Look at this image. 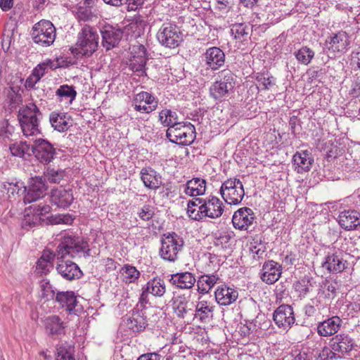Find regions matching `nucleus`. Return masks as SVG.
<instances>
[{
	"label": "nucleus",
	"instance_id": "0eeeda50",
	"mask_svg": "<svg viewBox=\"0 0 360 360\" xmlns=\"http://www.w3.org/2000/svg\"><path fill=\"white\" fill-rule=\"evenodd\" d=\"M224 205L221 200L215 196H210L205 198L203 204L200 205L198 212L194 213V220L200 221L204 217L217 219L224 212Z\"/></svg>",
	"mask_w": 360,
	"mask_h": 360
},
{
	"label": "nucleus",
	"instance_id": "1a4fd4ad",
	"mask_svg": "<svg viewBox=\"0 0 360 360\" xmlns=\"http://www.w3.org/2000/svg\"><path fill=\"white\" fill-rule=\"evenodd\" d=\"M160 44L167 48L174 49L182 41V34L179 27L173 24L164 23L157 33Z\"/></svg>",
	"mask_w": 360,
	"mask_h": 360
},
{
	"label": "nucleus",
	"instance_id": "6ab92c4d",
	"mask_svg": "<svg viewBox=\"0 0 360 360\" xmlns=\"http://www.w3.org/2000/svg\"><path fill=\"white\" fill-rule=\"evenodd\" d=\"M56 270L63 278L68 281L78 279L82 276V272L77 264L65 259L58 261Z\"/></svg>",
	"mask_w": 360,
	"mask_h": 360
},
{
	"label": "nucleus",
	"instance_id": "f8f14e48",
	"mask_svg": "<svg viewBox=\"0 0 360 360\" xmlns=\"http://www.w3.org/2000/svg\"><path fill=\"white\" fill-rule=\"evenodd\" d=\"M273 319L278 328L283 330L290 328L295 321L292 307L288 304L280 305L274 311Z\"/></svg>",
	"mask_w": 360,
	"mask_h": 360
},
{
	"label": "nucleus",
	"instance_id": "79ce46f5",
	"mask_svg": "<svg viewBox=\"0 0 360 360\" xmlns=\"http://www.w3.org/2000/svg\"><path fill=\"white\" fill-rule=\"evenodd\" d=\"M294 289L298 293L300 298L305 297L307 295L311 290V283L309 277H304L303 278L296 281L294 283Z\"/></svg>",
	"mask_w": 360,
	"mask_h": 360
},
{
	"label": "nucleus",
	"instance_id": "393cba45",
	"mask_svg": "<svg viewBox=\"0 0 360 360\" xmlns=\"http://www.w3.org/2000/svg\"><path fill=\"white\" fill-rule=\"evenodd\" d=\"M292 163L297 172L302 174L311 169L314 158L308 150H302L294 154Z\"/></svg>",
	"mask_w": 360,
	"mask_h": 360
},
{
	"label": "nucleus",
	"instance_id": "774afa93",
	"mask_svg": "<svg viewBox=\"0 0 360 360\" xmlns=\"http://www.w3.org/2000/svg\"><path fill=\"white\" fill-rule=\"evenodd\" d=\"M40 81V79H38L32 72V74L27 78L25 86L27 89H34L36 84Z\"/></svg>",
	"mask_w": 360,
	"mask_h": 360
},
{
	"label": "nucleus",
	"instance_id": "cd10ccee",
	"mask_svg": "<svg viewBox=\"0 0 360 360\" xmlns=\"http://www.w3.org/2000/svg\"><path fill=\"white\" fill-rule=\"evenodd\" d=\"M196 281L195 276L188 271L172 274L169 279V282L172 285L180 289H191Z\"/></svg>",
	"mask_w": 360,
	"mask_h": 360
},
{
	"label": "nucleus",
	"instance_id": "f257e3e1",
	"mask_svg": "<svg viewBox=\"0 0 360 360\" xmlns=\"http://www.w3.org/2000/svg\"><path fill=\"white\" fill-rule=\"evenodd\" d=\"M80 253H83L85 257L89 256L90 249L87 241L79 236L64 233L60 234L56 252L44 251L39 259H44V262L52 263L55 257L58 261H60L61 259H65L67 256L75 258Z\"/></svg>",
	"mask_w": 360,
	"mask_h": 360
},
{
	"label": "nucleus",
	"instance_id": "338daca9",
	"mask_svg": "<svg viewBox=\"0 0 360 360\" xmlns=\"http://www.w3.org/2000/svg\"><path fill=\"white\" fill-rule=\"evenodd\" d=\"M326 287V297L328 299H333L336 297L337 295V288L336 284L333 283H327L325 285Z\"/></svg>",
	"mask_w": 360,
	"mask_h": 360
},
{
	"label": "nucleus",
	"instance_id": "7c9ffc66",
	"mask_svg": "<svg viewBox=\"0 0 360 360\" xmlns=\"http://www.w3.org/2000/svg\"><path fill=\"white\" fill-rule=\"evenodd\" d=\"M125 326L134 334L140 333L148 326L146 316H142L131 312V316L124 320Z\"/></svg>",
	"mask_w": 360,
	"mask_h": 360
},
{
	"label": "nucleus",
	"instance_id": "4c0bfd02",
	"mask_svg": "<svg viewBox=\"0 0 360 360\" xmlns=\"http://www.w3.org/2000/svg\"><path fill=\"white\" fill-rule=\"evenodd\" d=\"M231 92H233V90L231 89V87L224 84L218 79L210 88L211 96L219 101L224 100Z\"/></svg>",
	"mask_w": 360,
	"mask_h": 360
},
{
	"label": "nucleus",
	"instance_id": "bb28decb",
	"mask_svg": "<svg viewBox=\"0 0 360 360\" xmlns=\"http://www.w3.org/2000/svg\"><path fill=\"white\" fill-rule=\"evenodd\" d=\"M215 300L220 305H229L234 302L238 296V292L236 290L227 286L226 285H221L218 286L214 292Z\"/></svg>",
	"mask_w": 360,
	"mask_h": 360
},
{
	"label": "nucleus",
	"instance_id": "c03bdc74",
	"mask_svg": "<svg viewBox=\"0 0 360 360\" xmlns=\"http://www.w3.org/2000/svg\"><path fill=\"white\" fill-rule=\"evenodd\" d=\"M65 176V172L61 169H56L54 168L48 167L44 173L43 179L51 184H59Z\"/></svg>",
	"mask_w": 360,
	"mask_h": 360
},
{
	"label": "nucleus",
	"instance_id": "20e7f679",
	"mask_svg": "<svg viewBox=\"0 0 360 360\" xmlns=\"http://www.w3.org/2000/svg\"><path fill=\"white\" fill-rule=\"evenodd\" d=\"M166 136L172 143L189 146L195 139V129L190 122H180L174 127L167 128Z\"/></svg>",
	"mask_w": 360,
	"mask_h": 360
},
{
	"label": "nucleus",
	"instance_id": "f3484780",
	"mask_svg": "<svg viewBox=\"0 0 360 360\" xmlns=\"http://www.w3.org/2000/svg\"><path fill=\"white\" fill-rule=\"evenodd\" d=\"M55 301L62 308H65L69 314H77L81 311V308L78 307L77 297L73 291L58 292Z\"/></svg>",
	"mask_w": 360,
	"mask_h": 360
},
{
	"label": "nucleus",
	"instance_id": "c85d7f7f",
	"mask_svg": "<svg viewBox=\"0 0 360 360\" xmlns=\"http://www.w3.org/2000/svg\"><path fill=\"white\" fill-rule=\"evenodd\" d=\"M44 325L46 331L52 336H59L65 333V326L58 316H47L44 321Z\"/></svg>",
	"mask_w": 360,
	"mask_h": 360
},
{
	"label": "nucleus",
	"instance_id": "dca6fc26",
	"mask_svg": "<svg viewBox=\"0 0 360 360\" xmlns=\"http://www.w3.org/2000/svg\"><path fill=\"white\" fill-rule=\"evenodd\" d=\"M255 219V214L250 207H244L236 211L232 217V223L234 228L239 230H247L249 226L252 224Z\"/></svg>",
	"mask_w": 360,
	"mask_h": 360
},
{
	"label": "nucleus",
	"instance_id": "c756f323",
	"mask_svg": "<svg viewBox=\"0 0 360 360\" xmlns=\"http://www.w3.org/2000/svg\"><path fill=\"white\" fill-rule=\"evenodd\" d=\"M141 179L144 186L150 189L156 190L162 185L161 176L150 167L141 169Z\"/></svg>",
	"mask_w": 360,
	"mask_h": 360
},
{
	"label": "nucleus",
	"instance_id": "3c124183",
	"mask_svg": "<svg viewBox=\"0 0 360 360\" xmlns=\"http://www.w3.org/2000/svg\"><path fill=\"white\" fill-rule=\"evenodd\" d=\"M122 274L124 275V281L126 283H134L140 276V272L136 269V267L126 264L122 268Z\"/></svg>",
	"mask_w": 360,
	"mask_h": 360
},
{
	"label": "nucleus",
	"instance_id": "58836bf2",
	"mask_svg": "<svg viewBox=\"0 0 360 360\" xmlns=\"http://www.w3.org/2000/svg\"><path fill=\"white\" fill-rule=\"evenodd\" d=\"M41 218L34 213L32 206L25 210L24 216L21 221L22 228L26 230L41 224Z\"/></svg>",
	"mask_w": 360,
	"mask_h": 360
},
{
	"label": "nucleus",
	"instance_id": "09e8293b",
	"mask_svg": "<svg viewBox=\"0 0 360 360\" xmlns=\"http://www.w3.org/2000/svg\"><path fill=\"white\" fill-rule=\"evenodd\" d=\"M255 79L259 85L262 86V90H269L276 84V79L268 73H257Z\"/></svg>",
	"mask_w": 360,
	"mask_h": 360
},
{
	"label": "nucleus",
	"instance_id": "f704fd0d",
	"mask_svg": "<svg viewBox=\"0 0 360 360\" xmlns=\"http://www.w3.org/2000/svg\"><path fill=\"white\" fill-rule=\"evenodd\" d=\"M69 120L70 117L65 113L52 112L49 115L51 127L59 132L68 130L70 127Z\"/></svg>",
	"mask_w": 360,
	"mask_h": 360
},
{
	"label": "nucleus",
	"instance_id": "4468645a",
	"mask_svg": "<svg viewBox=\"0 0 360 360\" xmlns=\"http://www.w3.org/2000/svg\"><path fill=\"white\" fill-rule=\"evenodd\" d=\"M281 274L282 266L274 260H268L262 266L260 278L263 282L271 285L280 278Z\"/></svg>",
	"mask_w": 360,
	"mask_h": 360
},
{
	"label": "nucleus",
	"instance_id": "603ef678",
	"mask_svg": "<svg viewBox=\"0 0 360 360\" xmlns=\"http://www.w3.org/2000/svg\"><path fill=\"white\" fill-rule=\"evenodd\" d=\"M9 149L13 156L22 158L25 153H28L30 147L26 142L20 141L10 146Z\"/></svg>",
	"mask_w": 360,
	"mask_h": 360
},
{
	"label": "nucleus",
	"instance_id": "052dcab7",
	"mask_svg": "<svg viewBox=\"0 0 360 360\" xmlns=\"http://www.w3.org/2000/svg\"><path fill=\"white\" fill-rule=\"evenodd\" d=\"M205 201V198H196L192 200H189L187 204V213L188 217L194 220V217L191 215H194L195 212H198V210L195 208V207H198L203 204Z\"/></svg>",
	"mask_w": 360,
	"mask_h": 360
},
{
	"label": "nucleus",
	"instance_id": "69168bd1",
	"mask_svg": "<svg viewBox=\"0 0 360 360\" xmlns=\"http://www.w3.org/2000/svg\"><path fill=\"white\" fill-rule=\"evenodd\" d=\"M13 40L12 34H4L1 40V47L4 52H9Z\"/></svg>",
	"mask_w": 360,
	"mask_h": 360
},
{
	"label": "nucleus",
	"instance_id": "37998d69",
	"mask_svg": "<svg viewBox=\"0 0 360 360\" xmlns=\"http://www.w3.org/2000/svg\"><path fill=\"white\" fill-rule=\"evenodd\" d=\"M56 96L58 97L60 101L63 98H70L69 103L71 104L76 98L77 91L73 86L63 84L56 90Z\"/></svg>",
	"mask_w": 360,
	"mask_h": 360
},
{
	"label": "nucleus",
	"instance_id": "ddd939ff",
	"mask_svg": "<svg viewBox=\"0 0 360 360\" xmlns=\"http://www.w3.org/2000/svg\"><path fill=\"white\" fill-rule=\"evenodd\" d=\"M102 45L106 50L115 47L123 36L122 29L110 25H104L101 30Z\"/></svg>",
	"mask_w": 360,
	"mask_h": 360
},
{
	"label": "nucleus",
	"instance_id": "0e129e2a",
	"mask_svg": "<svg viewBox=\"0 0 360 360\" xmlns=\"http://www.w3.org/2000/svg\"><path fill=\"white\" fill-rule=\"evenodd\" d=\"M145 0H124L123 5L127 4L129 11H136L141 8Z\"/></svg>",
	"mask_w": 360,
	"mask_h": 360
},
{
	"label": "nucleus",
	"instance_id": "49530a36",
	"mask_svg": "<svg viewBox=\"0 0 360 360\" xmlns=\"http://www.w3.org/2000/svg\"><path fill=\"white\" fill-rule=\"evenodd\" d=\"M249 27L243 23H236L232 25L231 32L234 38L240 41H245L249 35Z\"/></svg>",
	"mask_w": 360,
	"mask_h": 360
},
{
	"label": "nucleus",
	"instance_id": "4d7b16f0",
	"mask_svg": "<svg viewBox=\"0 0 360 360\" xmlns=\"http://www.w3.org/2000/svg\"><path fill=\"white\" fill-rule=\"evenodd\" d=\"M73 220L74 219L69 214L52 215L49 218V221L51 224H70Z\"/></svg>",
	"mask_w": 360,
	"mask_h": 360
},
{
	"label": "nucleus",
	"instance_id": "a211bd4d",
	"mask_svg": "<svg viewBox=\"0 0 360 360\" xmlns=\"http://www.w3.org/2000/svg\"><path fill=\"white\" fill-rule=\"evenodd\" d=\"M354 340L348 334L340 333L332 338L330 347L337 354H349L354 348Z\"/></svg>",
	"mask_w": 360,
	"mask_h": 360
},
{
	"label": "nucleus",
	"instance_id": "7ed1b4c3",
	"mask_svg": "<svg viewBox=\"0 0 360 360\" xmlns=\"http://www.w3.org/2000/svg\"><path fill=\"white\" fill-rule=\"evenodd\" d=\"M98 35L91 27L84 26L78 34L76 48L72 51L77 58L90 56L97 49Z\"/></svg>",
	"mask_w": 360,
	"mask_h": 360
},
{
	"label": "nucleus",
	"instance_id": "e433bc0d",
	"mask_svg": "<svg viewBox=\"0 0 360 360\" xmlns=\"http://www.w3.org/2000/svg\"><path fill=\"white\" fill-rule=\"evenodd\" d=\"M220 280L216 274H204L200 276L197 280L198 291L200 293H207L217 281Z\"/></svg>",
	"mask_w": 360,
	"mask_h": 360
},
{
	"label": "nucleus",
	"instance_id": "4be33fe9",
	"mask_svg": "<svg viewBox=\"0 0 360 360\" xmlns=\"http://www.w3.org/2000/svg\"><path fill=\"white\" fill-rule=\"evenodd\" d=\"M342 256L343 255L341 252H335L328 255L322 266L333 274L342 272L348 264L347 262L342 258Z\"/></svg>",
	"mask_w": 360,
	"mask_h": 360
},
{
	"label": "nucleus",
	"instance_id": "412c9836",
	"mask_svg": "<svg viewBox=\"0 0 360 360\" xmlns=\"http://www.w3.org/2000/svg\"><path fill=\"white\" fill-rule=\"evenodd\" d=\"M349 44V36L346 32L340 31L326 41L328 50L333 52L344 53Z\"/></svg>",
	"mask_w": 360,
	"mask_h": 360
},
{
	"label": "nucleus",
	"instance_id": "9d476101",
	"mask_svg": "<svg viewBox=\"0 0 360 360\" xmlns=\"http://www.w3.org/2000/svg\"><path fill=\"white\" fill-rule=\"evenodd\" d=\"M47 190L45 180L43 176H35L30 179L27 186L23 185L22 194H24L25 204L31 203L42 198Z\"/></svg>",
	"mask_w": 360,
	"mask_h": 360
},
{
	"label": "nucleus",
	"instance_id": "6e6d98bb",
	"mask_svg": "<svg viewBox=\"0 0 360 360\" xmlns=\"http://www.w3.org/2000/svg\"><path fill=\"white\" fill-rule=\"evenodd\" d=\"M131 58L148 60L147 50L142 44H138L133 45L131 48Z\"/></svg>",
	"mask_w": 360,
	"mask_h": 360
},
{
	"label": "nucleus",
	"instance_id": "ea45409f",
	"mask_svg": "<svg viewBox=\"0 0 360 360\" xmlns=\"http://www.w3.org/2000/svg\"><path fill=\"white\" fill-rule=\"evenodd\" d=\"M158 120L164 127L167 128L174 127L181 122L179 121L177 113L167 108H165L159 112Z\"/></svg>",
	"mask_w": 360,
	"mask_h": 360
},
{
	"label": "nucleus",
	"instance_id": "bf43d9fd",
	"mask_svg": "<svg viewBox=\"0 0 360 360\" xmlns=\"http://www.w3.org/2000/svg\"><path fill=\"white\" fill-rule=\"evenodd\" d=\"M41 296L46 300H56V293L49 281L45 282L41 285Z\"/></svg>",
	"mask_w": 360,
	"mask_h": 360
},
{
	"label": "nucleus",
	"instance_id": "a878e982",
	"mask_svg": "<svg viewBox=\"0 0 360 360\" xmlns=\"http://www.w3.org/2000/svg\"><path fill=\"white\" fill-rule=\"evenodd\" d=\"M340 226L345 230H353L360 225V213L354 210L341 212L338 216Z\"/></svg>",
	"mask_w": 360,
	"mask_h": 360
},
{
	"label": "nucleus",
	"instance_id": "9b49d317",
	"mask_svg": "<svg viewBox=\"0 0 360 360\" xmlns=\"http://www.w3.org/2000/svg\"><path fill=\"white\" fill-rule=\"evenodd\" d=\"M34 157L42 164H49L56 155V149L47 140L39 139L35 140L31 148Z\"/></svg>",
	"mask_w": 360,
	"mask_h": 360
},
{
	"label": "nucleus",
	"instance_id": "39448f33",
	"mask_svg": "<svg viewBox=\"0 0 360 360\" xmlns=\"http://www.w3.org/2000/svg\"><path fill=\"white\" fill-rule=\"evenodd\" d=\"M31 36L35 44L47 47L53 44L56 39V28L51 21L41 20L32 27Z\"/></svg>",
	"mask_w": 360,
	"mask_h": 360
},
{
	"label": "nucleus",
	"instance_id": "680f3d73",
	"mask_svg": "<svg viewBox=\"0 0 360 360\" xmlns=\"http://www.w3.org/2000/svg\"><path fill=\"white\" fill-rule=\"evenodd\" d=\"M53 266L52 263L44 262V259H39L37 262V271L41 276L46 274Z\"/></svg>",
	"mask_w": 360,
	"mask_h": 360
},
{
	"label": "nucleus",
	"instance_id": "a18cd8bd",
	"mask_svg": "<svg viewBox=\"0 0 360 360\" xmlns=\"http://www.w3.org/2000/svg\"><path fill=\"white\" fill-rule=\"evenodd\" d=\"M134 101L136 103H142L143 102L145 105L148 104V107L153 108V110L157 108L158 104V99L151 94L146 91H141L136 94Z\"/></svg>",
	"mask_w": 360,
	"mask_h": 360
},
{
	"label": "nucleus",
	"instance_id": "6e6552de",
	"mask_svg": "<svg viewBox=\"0 0 360 360\" xmlns=\"http://www.w3.org/2000/svg\"><path fill=\"white\" fill-rule=\"evenodd\" d=\"M162 240V247L160 255L161 257L169 262H174L177 259V255L182 248L184 242L176 233H168L164 235Z\"/></svg>",
	"mask_w": 360,
	"mask_h": 360
},
{
	"label": "nucleus",
	"instance_id": "5701e85b",
	"mask_svg": "<svg viewBox=\"0 0 360 360\" xmlns=\"http://www.w3.org/2000/svg\"><path fill=\"white\" fill-rule=\"evenodd\" d=\"M51 200V202L58 207L67 208L72 204L74 198L71 189H65L60 186L52 190Z\"/></svg>",
	"mask_w": 360,
	"mask_h": 360
},
{
	"label": "nucleus",
	"instance_id": "2eb2a0df",
	"mask_svg": "<svg viewBox=\"0 0 360 360\" xmlns=\"http://www.w3.org/2000/svg\"><path fill=\"white\" fill-rule=\"evenodd\" d=\"M203 56L207 69L212 71L219 70L225 63V54L219 47L213 46L207 49Z\"/></svg>",
	"mask_w": 360,
	"mask_h": 360
},
{
	"label": "nucleus",
	"instance_id": "b1692460",
	"mask_svg": "<svg viewBox=\"0 0 360 360\" xmlns=\"http://www.w3.org/2000/svg\"><path fill=\"white\" fill-rule=\"evenodd\" d=\"M342 319L338 316H333L317 325V333L320 336L328 337L335 334L340 329Z\"/></svg>",
	"mask_w": 360,
	"mask_h": 360
},
{
	"label": "nucleus",
	"instance_id": "423d86ee",
	"mask_svg": "<svg viewBox=\"0 0 360 360\" xmlns=\"http://www.w3.org/2000/svg\"><path fill=\"white\" fill-rule=\"evenodd\" d=\"M219 192L226 202L234 205L240 204L245 195L243 185L236 178H230L223 182Z\"/></svg>",
	"mask_w": 360,
	"mask_h": 360
},
{
	"label": "nucleus",
	"instance_id": "72a5a7b5",
	"mask_svg": "<svg viewBox=\"0 0 360 360\" xmlns=\"http://www.w3.org/2000/svg\"><path fill=\"white\" fill-rule=\"evenodd\" d=\"M189 300L184 295H179L172 299V307L174 312L178 318L185 319L192 311L189 307Z\"/></svg>",
	"mask_w": 360,
	"mask_h": 360
},
{
	"label": "nucleus",
	"instance_id": "de8ad7c7",
	"mask_svg": "<svg viewBox=\"0 0 360 360\" xmlns=\"http://www.w3.org/2000/svg\"><path fill=\"white\" fill-rule=\"evenodd\" d=\"M217 79L224 84L231 87V89L233 91L236 82V77L231 70L224 69L220 71L218 73Z\"/></svg>",
	"mask_w": 360,
	"mask_h": 360
},
{
	"label": "nucleus",
	"instance_id": "13d9d810",
	"mask_svg": "<svg viewBox=\"0 0 360 360\" xmlns=\"http://www.w3.org/2000/svg\"><path fill=\"white\" fill-rule=\"evenodd\" d=\"M340 356L336 354L331 347H324L320 352L316 360H334L340 359Z\"/></svg>",
	"mask_w": 360,
	"mask_h": 360
},
{
	"label": "nucleus",
	"instance_id": "5fc2aeb1",
	"mask_svg": "<svg viewBox=\"0 0 360 360\" xmlns=\"http://www.w3.org/2000/svg\"><path fill=\"white\" fill-rule=\"evenodd\" d=\"M53 69L54 63L53 62L48 59L43 63H41L37 65L36 68L32 70V73L37 77L38 79H41V77L45 75L48 69Z\"/></svg>",
	"mask_w": 360,
	"mask_h": 360
},
{
	"label": "nucleus",
	"instance_id": "c9c22d12",
	"mask_svg": "<svg viewBox=\"0 0 360 360\" xmlns=\"http://www.w3.org/2000/svg\"><path fill=\"white\" fill-rule=\"evenodd\" d=\"M145 287V292H148L155 297H162L166 292L165 282L160 277H155L148 281Z\"/></svg>",
	"mask_w": 360,
	"mask_h": 360
},
{
	"label": "nucleus",
	"instance_id": "473e14b6",
	"mask_svg": "<svg viewBox=\"0 0 360 360\" xmlns=\"http://www.w3.org/2000/svg\"><path fill=\"white\" fill-rule=\"evenodd\" d=\"M215 305L212 302L200 300L196 305L195 316H198L202 322H208L213 318Z\"/></svg>",
	"mask_w": 360,
	"mask_h": 360
},
{
	"label": "nucleus",
	"instance_id": "a19ab883",
	"mask_svg": "<svg viewBox=\"0 0 360 360\" xmlns=\"http://www.w3.org/2000/svg\"><path fill=\"white\" fill-rule=\"evenodd\" d=\"M297 60L302 65H309L314 58V51L307 46H303L293 53Z\"/></svg>",
	"mask_w": 360,
	"mask_h": 360
},
{
	"label": "nucleus",
	"instance_id": "aec40b11",
	"mask_svg": "<svg viewBox=\"0 0 360 360\" xmlns=\"http://www.w3.org/2000/svg\"><path fill=\"white\" fill-rule=\"evenodd\" d=\"M23 183L16 181L3 182L0 185V202L1 200L15 201L22 194Z\"/></svg>",
	"mask_w": 360,
	"mask_h": 360
},
{
	"label": "nucleus",
	"instance_id": "864d4df0",
	"mask_svg": "<svg viewBox=\"0 0 360 360\" xmlns=\"http://www.w3.org/2000/svg\"><path fill=\"white\" fill-rule=\"evenodd\" d=\"M147 60L131 58L129 64V69L139 76L146 75V65Z\"/></svg>",
	"mask_w": 360,
	"mask_h": 360
},
{
	"label": "nucleus",
	"instance_id": "e2e57ef3",
	"mask_svg": "<svg viewBox=\"0 0 360 360\" xmlns=\"http://www.w3.org/2000/svg\"><path fill=\"white\" fill-rule=\"evenodd\" d=\"M154 212L150 205H144L139 213V217L144 221H148L153 218Z\"/></svg>",
	"mask_w": 360,
	"mask_h": 360
},
{
	"label": "nucleus",
	"instance_id": "8fccbe9b",
	"mask_svg": "<svg viewBox=\"0 0 360 360\" xmlns=\"http://www.w3.org/2000/svg\"><path fill=\"white\" fill-rule=\"evenodd\" d=\"M57 360H75L74 349L70 345H60L57 347Z\"/></svg>",
	"mask_w": 360,
	"mask_h": 360
},
{
	"label": "nucleus",
	"instance_id": "2f4dec72",
	"mask_svg": "<svg viewBox=\"0 0 360 360\" xmlns=\"http://www.w3.org/2000/svg\"><path fill=\"white\" fill-rule=\"evenodd\" d=\"M184 187L185 193L189 196L202 195L205 193L206 181L201 178H193L188 180Z\"/></svg>",
	"mask_w": 360,
	"mask_h": 360
},
{
	"label": "nucleus",
	"instance_id": "f03ea898",
	"mask_svg": "<svg viewBox=\"0 0 360 360\" xmlns=\"http://www.w3.org/2000/svg\"><path fill=\"white\" fill-rule=\"evenodd\" d=\"M42 114L34 103H29L20 108L18 114L22 134L24 136H37L41 133L39 122Z\"/></svg>",
	"mask_w": 360,
	"mask_h": 360
}]
</instances>
